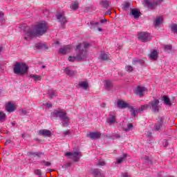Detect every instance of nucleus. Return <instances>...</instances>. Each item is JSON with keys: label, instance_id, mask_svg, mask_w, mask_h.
<instances>
[{"label": "nucleus", "instance_id": "1", "mask_svg": "<svg viewBox=\"0 0 177 177\" xmlns=\"http://www.w3.org/2000/svg\"><path fill=\"white\" fill-rule=\"evenodd\" d=\"M48 31V25L46 22L39 23L35 28L30 26H26L24 28L25 35H27L29 38H34L38 37V35H44L45 32Z\"/></svg>", "mask_w": 177, "mask_h": 177}, {"label": "nucleus", "instance_id": "2", "mask_svg": "<svg viewBox=\"0 0 177 177\" xmlns=\"http://www.w3.org/2000/svg\"><path fill=\"white\" fill-rule=\"evenodd\" d=\"M90 44L86 42H83L79 44L76 48L75 49V52L76 53L75 56L71 57L70 56L68 58V60L69 62H81V60H84V59H86L87 56V49L90 46Z\"/></svg>", "mask_w": 177, "mask_h": 177}, {"label": "nucleus", "instance_id": "3", "mask_svg": "<svg viewBox=\"0 0 177 177\" xmlns=\"http://www.w3.org/2000/svg\"><path fill=\"white\" fill-rule=\"evenodd\" d=\"M53 118H59L62 121V126L64 128L68 127L70 122V118L67 116V113L63 109L55 110L51 115Z\"/></svg>", "mask_w": 177, "mask_h": 177}, {"label": "nucleus", "instance_id": "4", "mask_svg": "<svg viewBox=\"0 0 177 177\" xmlns=\"http://www.w3.org/2000/svg\"><path fill=\"white\" fill-rule=\"evenodd\" d=\"M14 73L17 75H24L28 73V66L26 63L17 62L14 66Z\"/></svg>", "mask_w": 177, "mask_h": 177}, {"label": "nucleus", "instance_id": "5", "mask_svg": "<svg viewBox=\"0 0 177 177\" xmlns=\"http://www.w3.org/2000/svg\"><path fill=\"white\" fill-rule=\"evenodd\" d=\"M161 2H162V0H157L153 1H152V0H144L142 3L145 8H147V9L154 10V9H157V6H158Z\"/></svg>", "mask_w": 177, "mask_h": 177}, {"label": "nucleus", "instance_id": "6", "mask_svg": "<svg viewBox=\"0 0 177 177\" xmlns=\"http://www.w3.org/2000/svg\"><path fill=\"white\" fill-rule=\"evenodd\" d=\"M149 106L152 113H160V100L158 99H153L149 102Z\"/></svg>", "mask_w": 177, "mask_h": 177}, {"label": "nucleus", "instance_id": "7", "mask_svg": "<svg viewBox=\"0 0 177 177\" xmlns=\"http://www.w3.org/2000/svg\"><path fill=\"white\" fill-rule=\"evenodd\" d=\"M65 156L66 157H68L71 160H73L75 162H78L82 155L80 151H76L75 152H66Z\"/></svg>", "mask_w": 177, "mask_h": 177}, {"label": "nucleus", "instance_id": "8", "mask_svg": "<svg viewBox=\"0 0 177 177\" xmlns=\"http://www.w3.org/2000/svg\"><path fill=\"white\" fill-rule=\"evenodd\" d=\"M139 41L141 42H149L151 41V35L147 32H141L138 34Z\"/></svg>", "mask_w": 177, "mask_h": 177}, {"label": "nucleus", "instance_id": "9", "mask_svg": "<svg viewBox=\"0 0 177 177\" xmlns=\"http://www.w3.org/2000/svg\"><path fill=\"white\" fill-rule=\"evenodd\" d=\"M154 128L156 132H160V131H164L165 124L163 117L159 118V120L154 125Z\"/></svg>", "mask_w": 177, "mask_h": 177}, {"label": "nucleus", "instance_id": "10", "mask_svg": "<svg viewBox=\"0 0 177 177\" xmlns=\"http://www.w3.org/2000/svg\"><path fill=\"white\" fill-rule=\"evenodd\" d=\"M146 91H147V88L146 87L138 86L136 88L134 93L137 96L142 97V96H145V92Z\"/></svg>", "mask_w": 177, "mask_h": 177}, {"label": "nucleus", "instance_id": "11", "mask_svg": "<svg viewBox=\"0 0 177 177\" xmlns=\"http://www.w3.org/2000/svg\"><path fill=\"white\" fill-rule=\"evenodd\" d=\"M87 138H90L91 140H96V139H100L102 138V133L99 131L90 132L86 135Z\"/></svg>", "mask_w": 177, "mask_h": 177}, {"label": "nucleus", "instance_id": "12", "mask_svg": "<svg viewBox=\"0 0 177 177\" xmlns=\"http://www.w3.org/2000/svg\"><path fill=\"white\" fill-rule=\"evenodd\" d=\"M56 17L57 20L61 23V26L64 28V26L66 23H67V18L64 16V15H62V13H59L56 15Z\"/></svg>", "mask_w": 177, "mask_h": 177}, {"label": "nucleus", "instance_id": "13", "mask_svg": "<svg viewBox=\"0 0 177 177\" xmlns=\"http://www.w3.org/2000/svg\"><path fill=\"white\" fill-rule=\"evenodd\" d=\"M91 174L94 177H104V173L98 169H92Z\"/></svg>", "mask_w": 177, "mask_h": 177}, {"label": "nucleus", "instance_id": "14", "mask_svg": "<svg viewBox=\"0 0 177 177\" xmlns=\"http://www.w3.org/2000/svg\"><path fill=\"white\" fill-rule=\"evenodd\" d=\"M6 110L8 113H13V111H16V106L12 102H9L6 105Z\"/></svg>", "mask_w": 177, "mask_h": 177}, {"label": "nucleus", "instance_id": "15", "mask_svg": "<svg viewBox=\"0 0 177 177\" xmlns=\"http://www.w3.org/2000/svg\"><path fill=\"white\" fill-rule=\"evenodd\" d=\"M38 134L40 135V136L50 138V136H52V131L50 130L41 129L38 131Z\"/></svg>", "mask_w": 177, "mask_h": 177}, {"label": "nucleus", "instance_id": "16", "mask_svg": "<svg viewBox=\"0 0 177 177\" xmlns=\"http://www.w3.org/2000/svg\"><path fill=\"white\" fill-rule=\"evenodd\" d=\"M117 105L118 109H129V106H131L123 100L118 101Z\"/></svg>", "mask_w": 177, "mask_h": 177}, {"label": "nucleus", "instance_id": "17", "mask_svg": "<svg viewBox=\"0 0 177 177\" xmlns=\"http://www.w3.org/2000/svg\"><path fill=\"white\" fill-rule=\"evenodd\" d=\"M100 59L103 62H107V60H110V55L108 53L101 51L100 54Z\"/></svg>", "mask_w": 177, "mask_h": 177}, {"label": "nucleus", "instance_id": "18", "mask_svg": "<svg viewBox=\"0 0 177 177\" xmlns=\"http://www.w3.org/2000/svg\"><path fill=\"white\" fill-rule=\"evenodd\" d=\"M130 15H131L134 17V19H139L142 13L140 12V10L137 9H131Z\"/></svg>", "mask_w": 177, "mask_h": 177}, {"label": "nucleus", "instance_id": "19", "mask_svg": "<svg viewBox=\"0 0 177 177\" xmlns=\"http://www.w3.org/2000/svg\"><path fill=\"white\" fill-rule=\"evenodd\" d=\"M35 48L38 50H48V46L45 44L37 43L35 44Z\"/></svg>", "mask_w": 177, "mask_h": 177}, {"label": "nucleus", "instance_id": "20", "mask_svg": "<svg viewBox=\"0 0 177 177\" xmlns=\"http://www.w3.org/2000/svg\"><path fill=\"white\" fill-rule=\"evenodd\" d=\"M71 49V46L70 45H67L64 46V48H61L59 49V53H61V55H66V53H68V52H70V50Z\"/></svg>", "mask_w": 177, "mask_h": 177}, {"label": "nucleus", "instance_id": "21", "mask_svg": "<svg viewBox=\"0 0 177 177\" xmlns=\"http://www.w3.org/2000/svg\"><path fill=\"white\" fill-rule=\"evenodd\" d=\"M162 100L164 103V104H165L166 106H172V102H171V100L169 99V97H168L166 95H163L162 97Z\"/></svg>", "mask_w": 177, "mask_h": 177}, {"label": "nucleus", "instance_id": "22", "mask_svg": "<svg viewBox=\"0 0 177 177\" xmlns=\"http://www.w3.org/2000/svg\"><path fill=\"white\" fill-rule=\"evenodd\" d=\"M149 57L151 60H157V59H158V51H157V50H153L151 52Z\"/></svg>", "mask_w": 177, "mask_h": 177}, {"label": "nucleus", "instance_id": "23", "mask_svg": "<svg viewBox=\"0 0 177 177\" xmlns=\"http://www.w3.org/2000/svg\"><path fill=\"white\" fill-rule=\"evenodd\" d=\"M130 112L131 113L132 117H136L138 113H139V109L134 108L133 106H131L129 107Z\"/></svg>", "mask_w": 177, "mask_h": 177}, {"label": "nucleus", "instance_id": "24", "mask_svg": "<svg viewBox=\"0 0 177 177\" xmlns=\"http://www.w3.org/2000/svg\"><path fill=\"white\" fill-rule=\"evenodd\" d=\"M100 5H101V6H104V8H105V9H109V6H110V1L101 0V1H100Z\"/></svg>", "mask_w": 177, "mask_h": 177}, {"label": "nucleus", "instance_id": "25", "mask_svg": "<svg viewBox=\"0 0 177 177\" xmlns=\"http://www.w3.org/2000/svg\"><path fill=\"white\" fill-rule=\"evenodd\" d=\"M79 86L80 88H82V89H84L85 91H86V89H88V88H89V84H88V82H79Z\"/></svg>", "mask_w": 177, "mask_h": 177}, {"label": "nucleus", "instance_id": "26", "mask_svg": "<svg viewBox=\"0 0 177 177\" xmlns=\"http://www.w3.org/2000/svg\"><path fill=\"white\" fill-rule=\"evenodd\" d=\"M132 64H140V66H143L145 64V61L143 59L135 58L133 59Z\"/></svg>", "mask_w": 177, "mask_h": 177}, {"label": "nucleus", "instance_id": "27", "mask_svg": "<svg viewBox=\"0 0 177 177\" xmlns=\"http://www.w3.org/2000/svg\"><path fill=\"white\" fill-rule=\"evenodd\" d=\"M30 156H32V157H38L39 158H41V156H44L45 152H29Z\"/></svg>", "mask_w": 177, "mask_h": 177}, {"label": "nucleus", "instance_id": "28", "mask_svg": "<svg viewBox=\"0 0 177 177\" xmlns=\"http://www.w3.org/2000/svg\"><path fill=\"white\" fill-rule=\"evenodd\" d=\"M164 50L167 52V53H173L174 50H172V45H165L164 46Z\"/></svg>", "mask_w": 177, "mask_h": 177}, {"label": "nucleus", "instance_id": "29", "mask_svg": "<svg viewBox=\"0 0 177 177\" xmlns=\"http://www.w3.org/2000/svg\"><path fill=\"white\" fill-rule=\"evenodd\" d=\"M64 73L66 74V75H68V77H73V75L75 74V71H72L68 68H66L65 69Z\"/></svg>", "mask_w": 177, "mask_h": 177}, {"label": "nucleus", "instance_id": "30", "mask_svg": "<svg viewBox=\"0 0 177 177\" xmlns=\"http://www.w3.org/2000/svg\"><path fill=\"white\" fill-rule=\"evenodd\" d=\"M6 121V113L0 111V122H5Z\"/></svg>", "mask_w": 177, "mask_h": 177}, {"label": "nucleus", "instance_id": "31", "mask_svg": "<svg viewBox=\"0 0 177 177\" xmlns=\"http://www.w3.org/2000/svg\"><path fill=\"white\" fill-rule=\"evenodd\" d=\"M116 121L115 116L114 115H110V118L107 119L108 124H115Z\"/></svg>", "mask_w": 177, "mask_h": 177}, {"label": "nucleus", "instance_id": "32", "mask_svg": "<svg viewBox=\"0 0 177 177\" xmlns=\"http://www.w3.org/2000/svg\"><path fill=\"white\" fill-rule=\"evenodd\" d=\"M91 30H95V28H99V22L91 21L90 22Z\"/></svg>", "mask_w": 177, "mask_h": 177}, {"label": "nucleus", "instance_id": "33", "mask_svg": "<svg viewBox=\"0 0 177 177\" xmlns=\"http://www.w3.org/2000/svg\"><path fill=\"white\" fill-rule=\"evenodd\" d=\"M164 19H162V17H159L158 18H156V19L155 20V26H160V24H161V23H162V21Z\"/></svg>", "mask_w": 177, "mask_h": 177}, {"label": "nucleus", "instance_id": "34", "mask_svg": "<svg viewBox=\"0 0 177 177\" xmlns=\"http://www.w3.org/2000/svg\"><path fill=\"white\" fill-rule=\"evenodd\" d=\"M30 77L32 78L35 82H37V81H41V76L38 75H30Z\"/></svg>", "mask_w": 177, "mask_h": 177}, {"label": "nucleus", "instance_id": "35", "mask_svg": "<svg viewBox=\"0 0 177 177\" xmlns=\"http://www.w3.org/2000/svg\"><path fill=\"white\" fill-rule=\"evenodd\" d=\"M105 86L108 89V91H110V89L113 88V84H111V82L106 80L105 82Z\"/></svg>", "mask_w": 177, "mask_h": 177}, {"label": "nucleus", "instance_id": "36", "mask_svg": "<svg viewBox=\"0 0 177 177\" xmlns=\"http://www.w3.org/2000/svg\"><path fill=\"white\" fill-rule=\"evenodd\" d=\"M127 157H128V154L124 153L123 154V157H122V158H120L119 159H117L116 163L117 164H121V162H122V161H124V158H127Z\"/></svg>", "mask_w": 177, "mask_h": 177}, {"label": "nucleus", "instance_id": "37", "mask_svg": "<svg viewBox=\"0 0 177 177\" xmlns=\"http://www.w3.org/2000/svg\"><path fill=\"white\" fill-rule=\"evenodd\" d=\"M49 99H53V97H56V91H50L48 93Z\"/></svg>", "mask_w": 177, "mask_h": 177}, {"label": "nucleus", "instance_id": "38", "mask_svg": "<svg viewBox=\"0 0 177 177\" xmlns=\"http://www.w3.org/2000/svg\"><path fill=\"white\" fill-rule=\"evenodd\" d=\"M130 8H131V3H130L127 2V3H124L123 4V9L124 10H129Z\"/></svg>", "mask_w": 177, "mask_h": 177}, {"label": "nucleus", "instance_id": "39", "mask_svg": "<svg viewBox=\"0 0 177 177\" xmlns=\"http://www.w3.org/2000/svg\"><path fill=\"white\" fill-rule=\"evenodd\" d=\"M149 104H145L141 106V107L140 109H138L139 111H145V110H147V109H149Z\"/></svg>", "mask_w": 177, "mask_h": 177}, {"label": "nucleus", "instance_id": "40", "mask_svg": "<svg viewBox=\"0 0 177 177\" xmlns=\"http://www.w3.org/2000/svg\"><path fill=\"white\" fill-rule=\"evenodd\" d=\"M133 129V124L132 123H130L127 125V128L124 129L126 132H128V131H132Z\"/></svg>", "mask_w": 177, "mask_h": 177}, {"label": "nucleus", "instance_id": "41", "mask_svg": "<svg viewBox=\"0 0 177 177\" xmlns=\"http://www.w3.org/2000/svg\"><path fill=\"white\" fill-rule=\"evenodd\" d=\"M71 9H73V10H77L78 9V3L75 2L71 6Z\"/></svg>", "mask_w": 177, "mask_h": 177}, {"label": "nucleus", "instance_id": "42", "mask_svg": "<svg viewBox=\"0 0 177 177\" xmlns=\"http://www.w3.org/2000/svg\"><path fill=\"white\" fill-rule=\"evenodd\" d=\"M162 145L163 146V147H167L168 146L169 142H168V140H163L162 142Z\"/></svg>", "mask_w": 177, "mask_h": 177}, {"label": "nucleus", "instance_id": "43", "mask_svg": "<svg viewBox=\"0 0 177 177\" xmlns=\"http://www.w3.org/2000/svg\"><path fill=\"white\" fill-rule=\"evenodd\" d=\"M145 162H147L148 164H153V162H151V158H150L148 157V156H145Z\"/></svg>", "mask_w": 177, "mask_h": 177}, {"label": "nucleus", "instance_id": "44", "mask_svg": "<svg viewBox=\"0 0 177 177\" xmlns=\"http://www.w3.org/2000/svg\"><path fill=\"white\" fill-rule=\"evenodd\" d=\"M35 174L38 175L39 176H41V175H42V172L41 171L40 169H35Z\"/></svg>", "mask_w": 177, "mask_h": 177}, {"label": "nucleus", "instance_id": "45", "mask_svg": "<svg viewBox=\"0 0 177 177\" xmlns=\"http://www.w3.org/2000/svg\"><path fill=\"white\" fill-rule=\"evenodd\" d=\"M69 167H71V162L66 163L64 166H62V168H64V169H67V168H69Z\"/></svg>", "mask_w": 177, "mask_h": 177}, {"label": "nucleus", "instance_id": "46", "mask_svg": "<svg viewBox=\"0 0 177 177\" xmlns=\"http://www.w3.org/2000/svg\"><path fill=\"white\" fill-rule=\"evenodd\" d=\"M98 167H103V165H106V162L105 161H99L97 164Z\"/></svg>", "mask_w": 177, "mask_h": 177}, {"label": "nucleus", "instance_id": "47", "mask_svg": "<svg viewBox=\"0 0 177 177\" xmlns=\"http://www.w3.org/2000/svg\"><path fill=\"white\" fill-rule=\"evenodd\" d=\"M126 70L127 71H133V67H132V66H126Z\"/></svg>", "mask_w": 177, "mask_h": 177}, {"label": "nucleus", "instance_id": "48", "mask_svg": "<svg viewBox=\"0 0 177 177\" xmlns=\"http://www.w3.org/2000/svg\"><path fill=\"white\" fill-rule=\"evenodd\" d=\"M71 133V131L70 130H67L63 132V136H67V135H70Z\"/></svg>", "mask_w": 177, "mask_h": 177}, {"label": "nucleus", "instance_id": "49", "mask_svg": "<svg viewBox=\"0 0 177 177\" xmlns=\"http://www.w3.org/2000/svg\"><path fill=\"white\" fill-rule=\"evenodd\" d=\"M44 165H46V167H50V165H52V163H50V162H46L45 160L43 161Z\"/></svg>", "mask_w": 177, "mask_h": 177}, {"label": "nucleus", "instance_id": "50", "mask_svg": "<svg viewBox=\"0 0 177 177\" xmlns=\"http://www.w3.org/2000/svg\"><path fill=\"white\" fill-rule=\"evenodd\" d=\"M11 143H13V141L10 140H6L5 142V146H8V145H10Z\"/></svg>", "mask_w": 177, "mask_h": 177}, {"label": "nucleus", "instance_id": "51", "mask_svg": "<svg viewBox=\"0 0 177 177\" xmlns=\"http://www.w3.org/2000/svg\"><path fill=\"white\" fill-rule=\"evenodd\" d=\"M120 138H121V136H120V134H115L113 136V139H120Z\"/></svg>", "mask_w": 177, "mask_h": 177}, {"label": "nucleus", "instance_id": "52", "mask_svg": "<svg viewBox=\"0 0 177 177\" xmlns=\"http://www.w3.org/2000/svg\"><path fill=\"white\" fill-rule=\"evenodd\" d=\"M100 21L102 24L107 23V19H101Z\"/></svg>", "mask_w": 177, "mask_h": 177}, {"label": "nucleus", "instance_id": "53", "mask_svg": "<svg viewBox=\"0 0 177 177\" xmlns=\"http://www.w3.org/2000/svg\"><path fill=\"white\" fill-rule=\"evenodd\" d=\"M151 135H152V133H151V132H150V131H148V132L147 133V136H148V138H151Z\"/></svg>", "mask_w": 177, "mask_h": 177}, {"label": "nucleus", "instance_id": "54", "mask_svg": "<svg viewBox=\"0 0 177 177\" xmlns=\"http://www.w3.org/2000/svg\"><path fill=\"white\" fill-rule=\"evenodd\" d=\"M22 114H24V115H26V114H27V111L26 110H22Z\"/></svg>", "mask_w": 177, "mask_h": 177}, {"label": "nucleus", "instance_id": "55", "mask_svg": "<svg viewBox=\"0 0 177 177\" xmlns=\"http://www.w3.org/2000/svg\"><path fill=\"white\" fill-rule=\"evenodd\" d=\"M101 107H102V108L106 107V103L101 104Z\"/></svg>", "mask_w": 177, "mask_h": 177}, {"label": "nucleus", "instance_id": "56", "mask_svg": "<svg viewBox=\"0 0 177 177\" xmlns=\"http://www.w3.org/2000/svg\"><path fill=\"white\" fill-rule=\"evenodd\" d=\"M3 17V12H0V19H2Z\"/></svg>", "mask_w": 177, "mask_h": 177}, {"label": "nucleus", "instance_id": "57", "mask_svg": "<svg viewBox=\"0 0 177 177\" xmlns=\"http://www.w3.org/2000/svg\"><path fill=\"white\" fill-rule=\"evenodd\" d=\"M46 106H47L48 107H52V104L47 103V104H46Z\"/></svg>", "mask_w": 177, "mask_h": 177}, {"label": "nucleus", "instance_id": "58", "mask_svg": "<svg viewBox=\"0 0 177 177\" xmlns=\"http://www.w3.org/2000/svg\"><path fill=\"white\" fill-rule=\"evenodd\" d=\"M34 140H35L36 142H39V138H36L34 139Z\"/></svg>", "mask_w": 177, "mask_h": 177}, {"label": "nucleus", "instance_id": "59", "mask_svg": "<svg viewBox=\"0 0 177 177\" xmlns=\"http://www.w3.org/2000/svg\"><path fill=\"white\" fill-rule=\"evenodd\" d=\"M11 124L12 125V127H15V125H16V123L15 122H11Z\"/></svg>", "mask_w": 177, "mask_h": 177}, {"label": "nucleus", "instance_id": "60", "mask_svg": "<svg viewBox=\"0 0 177 177\" xmlns=\"http://www.w3.org/2000/svg\"><path fill=\"white\" fill-rule=\"evenodd\" d=\"M105 15H111V12H110V11H107Z\"/></svg>", "mask_w": 177, "mask_h": 177}, {"label": "nucleus", "instance_id": "61", "mask_svg": "<svg viewBox=\"0 0 177 177\" xmlns=\"http://www.w3.org/2000/svg\"><path fill=\"white\" fill-rule=\"evenodd\" d=\"M122 177H129L128 174H124Z\"/></svg>", "mask_w": 177, "mask_h": 177}, {"label": "nucleus", "instance_id": "62", "mask_svg": "<svg viewBox=\"0 0 177 177\" xmlns=\"http://www.w3.org/2000/svg\"><path fill=\"white\" fill-rule=\"evenodd\" d=\"M48 172H52V171H53V169H48Z\"/></svg>", "mask_w": 177, "mask_h": 177}, {"label": "nucleus", "instance_id": "63", "mask_svg": "<svg viewBox=\"0 0 177 177\" xmlns=\"http://www.w3.org/2000/svg\"><path fill=\"white\" fill-rule=\"evenodd\" d=\"M97 30H98V31H102L103 30V29H102L101 28H97Z\"/></svg>", "mask_w": 177, "mask_h": 177}, {"label": "nucleus", "instance_id": "64", "mask_svg": "<svg viewBox=\"0 0 177 177\" xmlns=\"http://www.w3.org/2000/svg\"><path fill=\"white\" fill-rule=\"evenodd\" d=\"M2 49H3V48L0 47V53H1V52H2Z\"/></svg>", "mask_w": 177, "mask_h": 177}]
</instances>
